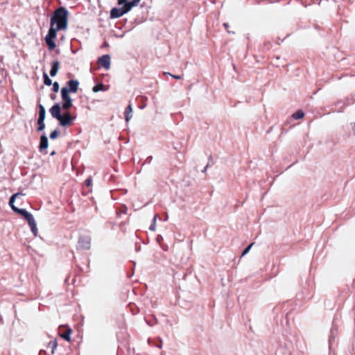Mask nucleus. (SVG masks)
<instances>
[{
    "label": "nucleus",
    "instance_id": "393cba45",
    "mask_svg": "<svg viewBox=\"0 0 355 355\" xmlns=\"http://www.w3.org/2000/svg\"><path fill=\"white\" fill-rule=\"evenodd\" d=\"M92 178H87L86 180H85V184L87 186V187H89L92 184Z\"/></svg>",
    "mask_w": 355,
    "mask_h": 355
},
{
    "label": "nucleus",
    "instance_id": "7ed1b4c3",
    "mask_svg": "<svg viewBox=\"0 0 355 355\" xmlns=\"http://www.w3.org/2000/svg\"><path fill=\"white\" fill-rule=\"evenodd\" d=\"M21 193H17L13 194L9 200V205L11 207L12 209L15 212L24 216V218L28 221V225H34V218L31 214L28 212L26 210L23 209H19L14 205L15 199Z\"/></svg>",
    "mask_w": 355,
    "mask_h": 355
},
{
    "label": "nucleus",
    "instance_id": "ddd939ff",
    "mask_svg": "<svg viewBox=\"0 0 355 355\" xmlns=\"http://www.w3.org/2000/svg\"><path fill=\"white\" fill-rule=\"evenodd\" d=\"M132 107L131 103H130L125 110V119L126 122H128L132 118Z\"/></svg>",
    "mask_w": 355,
    "mask_h": 355
},
{
    "label": "nucleus",
    "instance_id": "412c9836",
    "mask_svg": "<svg viewBox=\"0 0 355 355\" xmlns=\"http://www.w3.org/2000/svg\"><path fill=\"white\" fill-rule=\"evenodd\" d=\"M30 225V227L31 228V230L33 232L34 235L36 236L37 235V227H36L35 221L34 222V226H33V225Z\"/></svg>",
    "mask_w": 355,
    "mask_h": 355
},
{
    "label": "nucleus",
    "instance_id": "b1692460",
    "mask_svg": "<svg viewBox=\"0 0 355 355\" xmlns=\"http://www.w3.org/2000/svg\"><path fill=\"white\" fill-rule=\"evenodd\" d=\"M223 26H224V27H225V30H226L229 33H232V31H230L229 30L230 26H229V24H228L227 23H224ZM232 33H234V32H232Z\"/></svg>",
    "mask_w": 355,
    "mask_h": 355
},
{
    "label": "nucleus",
    "instance_id": "4be33fe9",
    "mask_svg": "<svg viewBox=\"0 0 355 355\" xmlns=\"http://www.w3.org/2000/svg\"><path fill=\"white\" fill-rule=\"evenodd\" d=\"M58 135V131L54 130L50 134V138L55 139V138H57Z\"/></svg>",
    "mask_w": 355,
    "mask_h": 355
},
{
    "label": "nucleus",
    "instance_id": "f3484780",
    "mask_svg": "<svg viewBox=\"0 0 355 355\" xmlns=\"http://www.w3.org/2000/svg\"><path fill=\"white\" fill-rule=\"evenodd\" d=\"M304 116V112L302 110H297L292 114V117L295 119H300L303 118Z\"/></svg>",
    "mask_w": 355,
    "mask_h": 355
},
{
    "label": "nucleus",
    "instance_id": "a211bd4d",
    "mask_svg": "<svg viewBox=\"0 0 355 355\" xmlns=\"http://www.w3.org/2000/svg\"><path fill=\"white\" fill-rule=\"evenodd\" d=\"M43 78H44V83L46 85L50 86L52 85V80L49 78V77L48 76V75L46 73H44Z\"/></svg>",
    "mask_w": 355,
    "mask_h": 355
},
{
    "label": "nucleus",
    "instance_id": "dca6fc26",
    "mask_svg": "<svg viewBox=\"0 0 355 355\" xmlns=\"http://www.w3.org/2000/svg\"><path fill=\"white\" fill-rule=\"evenodd\" d=\"M105 86L103 83H99L96 85L93 88L92 91L94 92H98L99 91L105 90Z\"/></svg>",
    "mask_w": 355,
    "mask_h": 355
},
{
    "label": "nucleus",
    "instance_id": "9b49d317",
    "mask_svg": "<svg viewBox=\"0 0 355 355\" xmlns=\"http://www.w3.org/2000/svg\"><path fill=\"white\" fill-rule=\"evenodd\" d=\"M48 147V139L46 135H43L40 137V150L42 151L43 150H46Z\"/></svg>",
    "mask_w": 355,
    "mask_h": 355
},
{
    "label": "nucleus",
    "instance_id": "5701e85b",
    "mask_svg": "<svg viewBox=\"0 0 355 355\" xmlns=\"http://www.w3.org/2000/svg\"><path fill=\"white\" fill-rule=\"evenodd\" d=\"M253 243H251L250 245H249L243 252L242 253V256H244L245 254H246L250 250L251 247L253 245Z\"/></svg>",
    "mask_w": 355,
    "mask_h": 355
},
{
    "label": "nucleus",
    "instance_id": "0eeeda50",
    "mask_svg": "<svg viewBox=\"0 0 355 355\" xmlns=\"http://www.w3.org/2000/svg\"><path fill=\"white\" fill-rule=\"evenodd\" d=\"M78 248L82 250H89L91 245V239L89 236H80L78 239Z\"/></svg>",
    "mask_w": 355,
    "mask_h": 355
},
{
    "label": "nucleus",
    "instance_id": "f03ea898",
    "mask_svg": "<svg viewBox=\"0 0 355 355\" xmlns=\"http://www.w3.org/2000/svg\"><path fill=\"white\" fill-rule=\"evenodd\" d=\"M68 11L64 7L56 9L51 19V25H56L57 29L65 30L68 25Z\"/></svg>",
    "mask_w": 355,
    "mask_h": 355
},
{
    "label": "nucleus",
    "instance_id": "aec40b11",
    "mask_svg": "<svg viewBox=\"0 0 355 355\" xmlns=\"http://www.w3.org/2000/svg\"><path fill=\"white\" fill-rule=\"evenodd\" d=\"M59 88H60L59 83L58 82H55L53 84V91L54 92H58L59 91Z\"/></svg>",
    "mask_w": 355,
    "mask_h": 355
},
{
    "label": "nucleus",
    "instance_id": "423d86ee",
    "mask_svg": "<svg viewBox=\"0 0 355 355\" xmlns=\"http://www.w3.org/2000/svg\"><path fill=\"white\" fill-rule=\"evenodd\" d=\"M73 332L69 326L61 325L58 328V334L64 340L71 342V334Z\"/></svg>",
    "mask_w": 355,
    "mask_h": 355
},
{
    "label": "nucleus",
    "instance_id": "39448f33",
    "mask_svg": "<svg viewBox=\"0 0 355 355\" xmlns=\"http://www.w3.org/2000/svg\"><path fill=\"white\" fill-rule=\"evenodd\" d=\"M74 119L75 117L72 116L70 112L68 110H67L66 112H64L63 114H61L60 119H58V121L60 125L64 127H68L73 123Z\"/></svg>",
    "mask_w": 355,
    "mask_h": 355
},
{
    "label": "nucleus",
    "instance_id": "6ab92c4d",
    "mask_svg": "<svg viewBox=\"0 0 355 355\" xmlns=\"http://www.w3.org/2000/svg\"><path fill=\"white\" fill-rule=\"evenodd\" d=\"M37 130L38 131H42L45 128V124L44 121H37Z\"/></svg>",
    "mask_w": 355,
    "mask_h": 355
},
{
    "label": "nucleus",
    "instance_id": "6e6552de",
    "mask_svg": "<svg viewBox=\"0 0 355 355\" xmlns=\"http://www.w3.org/2000/svg\"><path fill=\"white\" fill-rule=\"evenodd\" d=\"M141 0H132L128 1V0H118V4L119 6L124 4L125 10L128 12L132 8L137 6Z\"/></svg>",
    "mask_w": 355,
    "mask_h": 355
},
{
    "label": "nucleus",
    "instance_id": "2eb2a0df",
    "mask_svg": "<svg viewBox=\"0 0 355 355\" xmlns=\"http://www.w3.org/2000/svg\"><path fill=\"white\" fill-rule=\"evenodd\" d=\"M57 347H58V342H57L56 339H54V340H51V341L48 343V345H47V346H46V347H47L48 349H51V354H54V352H55V350L56 349Z\"/></svg>",
    "mask_w": 355,
    "mask_h": 355
},
{
    "label": "nucleus",
    "instance_id": "a878e982",
    "mask_svg": "<svg viewBox=\"0 0 355 355\" xmlns=\"http://www.w3.org/2000/svg\"><path fill=\"white\" fill-rule=\"evenodd\" d=\"M168 74H169L170 76H171L173 78L177 79V80H180L182 78V77L180 76H176V75H172L169 73H168Z\"/></svg>",
    "mask_w": 355,
    "mask_h": 355
},
{
    "label": "nucleus",
    "instance_id": "1a4fd4ad",
    "mask_svg": "<svg viewBox=\"0 0 355 355\" xmlns=\"http://www.w3.org/2000/svg\"><path fill=\"white\" fill-rule=\"evenodd\" d=\"M127 12H128L126 10H125L124 6H123L121 8H113L110 11V18H112V19L119 18Z\"/></svg>",
    "mask_w": 355,
    "mask_h": 355
},
{
    "label": "nucleus",
    "instance_id": "f257e3e1",
    "mask_svg": "<svg viewBox=\"0 0 355 355\" xmlns=\"http://www.w3.org/2000/svg\"><path fill=\"white\" fill-rule=\"evenodd\" d=\"M79 84L78 80H70L67 83V86L61 89V98L63 101L62 107L56 103L49 110L53 118L58 121L61 116V109L69 110L72 107V99L69 93H76L78 90Z\"/></svg>",
    "mask_w": 355,
    "mask_h": 355
},
{
    "label": "nucleus",
    "instance_id": "bb28decb",
    "mask_svg": "<svg viewBox=\"0 0 355 355\" xmlns=\"http://www.w3.org/2000/svg\"><path fill=\"white\" fill-rule=\"evenodd\" d=\"M354 134H355V122H354Z\"/></svg>",
    "mask_w": 355,
    "mask_h": 355
},
{
    "label": "nucleus",
    "instance_id": "20e7f679",
    "mask_svg": "<svg viewBox=\"0 0 355 355\" xmlns=\"http://www.w3.org/2000/svg\"><path fill=\"white\" fill-rule=\"evenodd\" d=\"M60 30L57 29V27L50 26L48 34L45 37V42L49 50H53L55 48L56 45L54 40L56 38L57 31Z\"/></svg>",
    "mask_w": 355,
    "mask_h": 355
},
{
    "label": "nucleus",
    "instance_id": "f8f14e48",
    "mask_svg": "<svg viewBox=\"0 0 355 355\" xmlns=\"http://www.w3.org/2000/svg\"><path fill=\"white\" fill-rule=\"evenodd\" d=\"M59 68H60V62L59 61L56 60V61H54L53 63H52V66H51V71H50V75L51 76H55L58 70H59Z\"/></svg>",
    "mask_w": 355,
    "mask_h": 355
},
{
    "label": "nucleus",
    "instance_id": "9d476101",
    "mask_svg": "<svg viewBox=\"0 0 355 355\" xmlns=\"http://www.w3.org/2000/svg\"><path fill=\"white\" fill-rule=\"evenodd\" d=\"M98 63L106 69L110 67V56L104 55L98 58Z\"/></svg>",
    "mask_w": 355,
    "mask_h": 355
},
{
    "label": "nucleus",
    "instance_id": "4468645a",
    "mask_svg": "<svg viewBox=\"0 0 355 355\" xmlns=\"http://www.w3.org/2000/svg\"><path fill=\"white\" fill-rule=\"evenodd\" d=\"M38 107H39V117H38L37 121H44L45 114H46L45 108L41 104H40Z\"/></svg>",
    "mask_w": 355,
    "mask_h": 355
}]
</instances>
